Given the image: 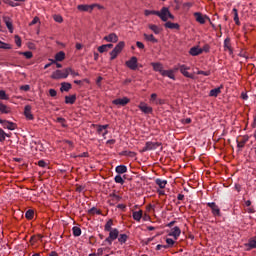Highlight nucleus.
Masks as SVG:
<instances>
[{"mask_svg":"<svg viewBox=\"0 0 256 256\" xmlns=\"http://www.w3.org/2000/svg\"><path fill=\"white\" fill-rule=\"evenodd\" d=\"M161 143L160 142H146L145 146L140 150V153H145L147 151H155V149H157V147H161Z\"/></svg>","mask_w":256,"mask_h":256,"instance_id":"nucleus-3","label":"nucleus"},{"mask_svg":"<svg viewBox=\"0 0 256 256\" xmlns=\"http://www.w3.org/2000/svg\"><path fill=\"white\" fill-rule=\"evenodd\" d=\"M233 13H234V21L236 25H241V22L239 21V13L237 11V8H233Z\"/></svg>","mask_w":256,"mask_h":256,"instance_id":"nucleus-34","label":"nucleus"},{"mask_svg":"<svg viewBox=\"0 0 256 256\" xmlns=\"http://www.w3.org/2000/svg\"><path fill=\"white\" fill-rule=\"evenodd\" d=\"M126 66L132 71L137 70V57L133 56L130 60L126 61Z\"/></svg>","mask_w":256,"mask_h":256,"instance_id":"nucleus-9","label":"nucleus"},{"mask_svg":"<svg viewBox=\"0 0 256 256\" xmlns=\"http://www.w3.org/2000/svg\"><path fill=\"white\" fill-rule=\"evenodd\" d=\"M74 237H81V228L74 226L72 228Z\"/></svg>","mask_w":256,"mask_h":256,"instance_id":"nucleus-37","label":"nucleus"},{"mask_svg":"<svg viewBox=\"0 0 256 256\" xmlns=\"http://www.w3.org/2000/svg\"><path fill=\"white\" fill-rule=\"evenodd\" d=\"M71 89V83L63 82L61 84L60 91H69Z\"/></svg>","mask_w":256,"mask_h":256,"instance_id":"nucleus-35","label":"nucleus"},{"mask_svg":"<svg viewBox=\"0 0 256 256\" xmlns=\"http://www.w3.org/2000/svg\"><path fill=\"white\" fill-rule=\"evenodd\" d=\"M109 237L105 239V242L108 243V245H112L113 241L119 237V230L117 228H114L113 230L108 231Z\"/></svg>","mask_w":256,"mask_h":256,"instance_id":"nucleus-4","label":"nucleus"},{"mask_svg":"<svg viewBox=\"0 0 256 256\" xmlns=\"http://www.w3.org/2000/svg\"><path fill=\"white\" fill-rule=\"evenodd\" d=\"M156 185H158L160 189H165V186L167 185V180L156 179Z\"/></svg>","mask_w":256,"mask_h":256,"instance_id":"nucleus-31","label":"nucleus"},{"mask_svg":"<svg viewBox=\"0 0 256 256\" xmlns=\"http://www.w3.org/2000/svg\"><path fill=\"white\" fill-rule=\"evenodd\" d=\"M161 76L169 77V79L175 80V74H174L173 70H163Z\"/></svg>","mask_w":256,"mask_h":256,"instance_id":"nucleus-19","label":"nucleus"},{"mask_svg":"<svg viewBox=\"0 0 256 256\" xmlns=\"http://www.w3.org/2000/svg\"><path fill=\"white\" fill-rule=\"evenodd\" d=\"M143 37L146 41H150V43H159V40L153 36V34H143Z\"/></svg>","mask_w":256,"mask_h":256,"instance_id":"nucleus-18","label":"nucleus"},{"mask_svg":"<svg viewBox=\"0 0 256 256\" xmlns=\"http://www.w3.org/2000/svg\"><path fill=\"white\" fill-rule=\"evenodd\" d=\"M127 239H129V236H127V234H120L118 241L119 243L123 244L127 242Z\"/></svg>","mask_w":256,"mask_h":256,"instance_id":"nucleus-40","label":"nucleus"},{"mask_svg":"<svg viewBox=\"0 0 256 256\" xmlns=\"http://www.w3.org/2000/svg\"><path fill=\"white\" fill-rule=\"evenodd\" d=\"M151 65L153 66L154 71H158V73H163V64L157 62H152Z\"/></svg>","mask_w":256,"mask_h":256,"instance_id":"nucleus-21","label":"nucleus"},{"mask_svg":"<svg viewBox=\"0 0 256 256\" xmlns=\"http://www.w3.org/2000/svg\"><path fill=\"white\" fill-rule=\"evenodd\" d=\"M108 127H109V125L99 126L97 131H98V133H103V131H105Z\"/></svg>","mask_w":256,"mask_h":256,"instance_id":"nucleus-53","label":"nucleus"},{"mask_svg":"<svg viewBox=\"0 0 256 256\" xmlns=\"http://www.w3.org/2000/svg\"><path fill=\"white\" fill-rule=\"evenodd\" d=\"M113 220L110 219L106 224H105V231H113Z\"/></svg>","mask_w":256,"mask_h":256,"instance_id":"nucleus-38","label":"nucleus"},{"mask_svg":"<svg viewBox=\"0 0 256 256\" xmlns=\"http://www.w3.org/2000/svg\"><path fill=\"white\" fill-rule=\"evenodd\" d=\"M37 23H39V17H34V19L31 21V23L29 24L30 27L33 25H37Z\"/></svg>","mask_w":256,"mask_h":256,"instance_id":"nucleus-55","label":"nucleus"},{"mask_svg":"<svg viewBox=\"0 0 256 256\" xmlns=\"http://www.w3.org/2000/svg\"><path fill=\"white\" fill-rule=\"evenodd\" d=\"M53 19L56 23H63V17L61 15H54Z\"/></svg>","mask_w":256,"mask_h":256,"instance_id":"nucleus-49","label":"nucleus"},{"mask_svg":"<svg viewBox=\"0 0 256 256\" xmlns=\"http://www.w3.org/2000/svg\"><path fill=\"white\" fill-rule=\"evenodd\" d=\"M123 49H125V42L120 41L115 48L110 52V61H113L115 59H117V56L119 55V53H121L123 51Z\"/></svg>","mask_w":256,"mask_h":256,"instance_id":"nucleus-2","label":"nucleus"},{"mask_svg":"<svg viewBox=\"0 0 256 256\" xmlns=\"http://www.w3.org/2000/svg\"><path fill=\"white\" fill-rule=\"evenodd\" d=\"M194 15L198 23H200L201 25H205V18L203 17V15H201V13L196 12Z\"/></svg>","mask_w":256,"mask_h":256,"instance_id":"nucleus-26","label":"nucleus"},{"mask_svg":"<svg viewBox=\"0 0 256 256\" xmlns=\"http://www.w3.org/2000/svg\"><path fill=\"white\" fill-rule=\"evenodd\" d=\"M95 6H96V4H91V5L80 4L77 6V9H78V11L91 13V11H93V9H95Z\"/></svg>","mask_w":256,"mask_h":256,"instance_id":"nucleus-7","label":"nucleus"},{"mask_svg":"<svg viewBox=\"0 0 256 256\" xmlns=\"http://www.w3.org/2000/svg\"><path fill=\"white\" fill-rule=\"evenodd\" d=\"M0 49H11V45L0 41Z\"/></svg>","mask_w":256,"mask_h":256,"instance_id":"nucleus-52","label":"nucleus"},{"mask_svg":"<svg viewBox=\"0 0 256 256\" xmlns=\"http://www.w3.org/2000/svg\"><path fill=\"white\" fill-rule=\"evenodd\" d=\"M89 213H91V215H101V210H98L97 208H92L90 209Z\"/></svg>","mask_w":256,"mask_h":256,"instance_id":"nucleus-50","label":"nucleus"},{"mask_svg":"<svg viewBox=\"0 0 256 256\" xmlns=\"http://www.w3.org/2000/svg\"><path fill=\"white\" fill-rule=\"evenodd\" d=\"M49 95H50V97H57V90L50 89L49 90Z\"/></svg>","mask_w":256,"mask_h":256,"instance_id":"nucleus-56","label":"nucleus"},{"mask_svg":"<svg viewBox=\"0 0 256 256\" xmlns=\"http://www.w3.org/2000/svg\"><path fill=\"white\" fill-rule=\"evenodd\" d=\"M20 55H24V57H26V59H31V57H33V52H31V51L20 52Z\"/></svg>","mask_w":256,"mask_h":256,"instance_id":"nucleus-46","label":"nucleus"},{"mask_svg":"<svg viewBox=\"0 0 256 256\" xmlns=\"http://www.w3.org/2000/svg\"><path fill=\"white\" fill-rule=\"evenodd\" d=\"M15 43L17 47H21V38L18 35L15 36Z\"/></svg>","mask_w":256,"mask_h":256,"instance_id":"nucleus-54","label":"nucleus"},{"mask_svg":"<svg viewBox=\"0 0 256 256\" xmlns=\"http://www.w3.org/2000/svg\"><path fill=\"white\" fill-rule=\"evenodd\" d=\"M66 73L67 77H69V75H72V77H79L78 72H75L72 68H66Z\"/></svg>","mask_w":256,"mask_h":256,"instance_id":"nucleus-33","label":"nucleus"},{"mask_svg":"<svg viewBox=\"0 0 256 256\" xmlns=\"http://www.w3.org/2000/svg\"><path fill=\"white\" fill-rule=\"evenodd\" d=\"M161 249H168V246L158 244V245L156 246V250H157V251H161Z\"/></svg>","mask_w":256,"mask_h":256,"instance_id":"nucleus-59","label":"nucleus"},{"mask_svg":"<svg viewBox=\"0 0 256 256\" xmlns=\"http://www.w3.org/2000/svg\"><path fill=\"white\" fill-rule=\"evenodd\" d=\"M209 49H210L209 45H205V46H203V48H201V51H202V53H203V51L205 53H209Z\"/></svg>","mask_w":256,"mask_h":256,"instance_id":"nucleus-62","label":"nucleus"},{"mask_svg":"<svg viewBox=\"0 0 256 256\" xmlns=\"http://www.w3.org/2000/svg\"><path fill=\"white\" fill-rule=\"evenodd\" d=\"M166 243H167V245H164V247H168V249H169V247H173V245H175V240H173L171 238H167Z\"/></svg>","mask_w":256,"mask_h":256,"instance_id":"nucleus-44","label":"nucleus"},{"mask_svg":"<svg viewBox=\"0 0 256 256\" xmlns=\"http://www.w3.org/2000/svg\"><path fill=\"white\" fill-rule=\"evenodd\" d=\"M3 21L10 33H13V22L11 21V18H9V16H3Z\"/></svg>","mask_w":256,"mask_h":256,"instance_id":"nucleus-15","label":"nucleus"},{"mask_svg":"<svg viewBox=\"0 0 256 256\" xmlns=\"http://www.w3.org/2000/svg\"><path fill=\"white\" fill-rule=\"evenodd\" d=\"M116 173H118L119 175H123V173H127V166L125 165L117 166Z\"/></svg>","mask_w":256,"mask_h":256,"instance_id":"nucleus-27","label":"nucleus"},{"mask_svg":"<svg viewBox=\"0 0 256 256\" xmlns=\"http://www.w3.org/2000/svg\"><path fill=\"white\" fill-rule=\"evenodd\" d=\"M189 67L186 65H180L179 66V70L180 73H182V75H184V77H187L188 79H195V76L193 74H189L187 71H189Z\"/></svg>","mask_w":256,"mask_h":256,"instance_id":"nucleus-8","label":"nucleus"},{"mask_svg":"<svg viewBox=\"0 0 256 256\" xmlns=\"http://www.w3.org/2000/svg\"><path fill=\"white\" fill-rule=\"evenodd\" d=\"M169 237H174L175 241L179 239V236L181 235V229L177 226L171 229L170 233L168 234Z\"/></svg>","mask_w":256,"mask_h":256,"instance_id":"nucleus-11","label":"nucleus"},{"mask_svg":"<svg viewBox=\"0 0 256 256\" xmlns=\"http://www.w3.org/2000/svg\"><path fill=\"white\" fill-rule=\"evenodd\" d=\"M114 181L115 183H120V185H123V183H125V180H123V177H121V175H116Z\"/></svg>","mask_w":256,"mask_h":256,"instance_id":"nucleus-45","label":"nucleus"},{"mask_svg":"<svg viewBox=\"0 0 256 256\" xmlns=\"http://www.w3.org/2000/svg\"><path fill=\"white\" fill-rule=\"evenodd\" d=\"M21 91H29V89H31V86L29 85H23L20 87Z\"/></svg>","mask_w":256,"mask_h":256,"instance_id":"nucleus-60","label":"nucleus"},{"mask_svg":"<svg viewBox=\"0 0 256 256\" xmlns=\"http://www.w3.org/2000/svg\"><path fill=\"white\" fill-rule=\"evenodd\" d=\"M0 111H1L2 113L7 114V113H9L11 110L9 109V107H7V105H5V104H3V103L0 102Z\"/></svg>","mask_w":256,"mask_h":256,"instance_id":"nucleus-39","label":"nucleus"},{"mask_svg":"<svg viewBox=\"0 0 256 256\" xmlns=\"http://www.w3.org/2000/svg\"><path fill=\"white\" fill-rule=\"evenodd\" d=\"M142 217H143V211H142V210L133 212V219H134L135 221H141V218H142Z\"/></svg>","mask_w":256,"mask_h":256,"instance_id":"nucleus-28","label":"nucleus"},{"mask_svg":"<svg viewBox=\"0 0 256 256\" xmlns=\"http://www.w3.org/2000/svg\"><path fill=\"white\" fill-rule=\"evenodd\" d=\"M221 93V88H215L210 91V97H217Z\"/></svg>","mask_w":256,"mask_h":256,"instance_id":"nucleus-36","label":"nucleus"},{"mask_svg":"<svg viewBox=\"0 0 256 256\" xmlns=\"http://www.w3.org/2000/svg\"><path fill=\"white\" fill-rule=\"evenodd\" d=\"M98 51H99V53H107V51H109V50L107 49V46L104 44V45L98 47Z\"/></svg>","mask_w":256,"mask_h":256,"instance_id":"nucleus-48","label":"nucleus"},{"mask_svg":"<svg viewBox=\"0 0 256 256\" xmlns=\"http://www.w3.org/2000/svg\"><path fill=\"white\" fill-rule=\"evenodd\" d=\"M136 47H138V49H145V44H143V42H136Z\"/></svg>","mask_w":256,"mask_h":256,"instance_id":"nucleus-58","label":"nucleus"},{"mask_svg":"<svg viewBox=\"0 0 256 256\" xmlns=\"http://www.w3.org/2000/svg\"><path fill=\"white\" fill-rule=\"evenodd\" d=\"M50 61H51V63L46 64V65L44 66V69H49V67H51V65H52L53 63H55V60H51V59H50Z\"/></svg>","mask_w":256,"mask_h":256,"instance_id":"nucleus-63","label":"nucleus"},{"mask_svg":"<svg viewBox=\"0 0 256 256\" xmlns=\"http://www.w3.org/2000/svg\"><path fill=\"white\" fill-rule=\"evenodd\" d=\"M7 133L4 132H0V142L3 143V141H5V137H6Z\"/></svg>","mask_w":256,"mask_h":256,"instance_id":"nucleus-57","label":"nucleus"},{"mask_svg":"<svg viewBox=\"0 0 256 256\" xmlns=\"http://www.w3.org/2000/svg\"><path fill=\"white\" fill-rule=\"evenodd\" d=\"M63 59H65V52L60 51L55 55V63H57V61H63Z\"/></svg>","mask_w":256,"mask_h":256,"instance_id":"nucleus-29","label":"nucleus"},{"mask_svg":"<svg viewBox=\"0 0 256 256\" xmlns=\"http://www.w3.org/2000/svg\"><path fill=\"white\" fill-rule=\"evenodd\" d=\"M34 215H35V212L33 210H28V211H26L25 217H26V219L31 220V219H33Z\"/></svg>","mask_w":256,"mask_h":256,"instance_id":"nucleus-43","label":"nucleus"},{"mask_svg":"<svg viewBox=\"0 0 256 256\" xmlns=\"http://www.w3.org/2000/svg\"><path fill=\"white\" fill-rule=\"evenodd\" d=\"M160 17L161 21L167 22L169 19H175V16L171 14L169 8L163 7L160 11H158V16Z\"/></svg>","mask_w":256,"mask_h":256,"instance_id":"nucleus-1","label":"nucleus"},{"mask_svg":"<svg viewBox=\"0 0 256 256\" xmlns=\"http://www.w3.org/2000/svg\"><path fill=\"white\" fill-rule=\"evenodd\" d=\"M56 122H57V123H60V125H61L62 127H67V121L65 120V118L58 117V118L56 119Z\"/></svg>","mask_w":256,"mask_h":256,"instance_id":"nucleus-42","label":"nucleus"},{"mask_svg":"<svg viewBox=\"0 0 256 256\" xmlns=\"http://www.w3.org/2000/svg\"><path fill=\"white\" fill-rule=\"evenodd\" d=\"M3 127L4 129H9V131H15V129H17V124L6 120Z\"/></svg>","mask_w":256,"mask_h":256,"instance_id":"nucleus-20","label":"nucleus"},{"mask_svg":"<svg viewBox=\"0 0 256 256\" xmlns=\"http://www.w3.org/2000/svg\"><path fill=\"white\" fill-rule=\"evenodd\" d=\"M0 99L7 101V99H9V97H7V93H5V91L0 90Z\"/></svg>","mask_w":256,"mask_h":256,"instance_id":"nucleus-51","label":"nucleus"},{"mask_svg":"<svg viewBox=\"0 0 256 256\" xmlns=\"http://www.w3.org/2000/svg\"><path fill=\"white\" fill-rule=\"evenodd\" d=\"M51 79H67V68H65L63 71L62 70H56L52 73Z\"/></svg>","mask_w":256,"mask_h":256,"instance_id":"nucleus-5","label":"nucleus"},{"mask_svg":"<svg viewBox=\"0 0 256 256\" xmlns=\"http://www.w3.org/2000/svg\"><path fill=\"white\" fill-rule=\"evenodd\" d=\"M38 165L39 167H47V163L44 160H39Z\"/></svg>","mask_w":256,"mask_h":256,"instance_id":"nucleus-61","label":"nucleus"},{"mask_svg":"<svg viewBox=\"0 0 256 256\" xmlns=\"http://www.w3.org/2000/svg\"><path fill=\"white\" fill-rule=\"evenodd\" d=\"M189 53L192 55V57H197V55H201V53H203V50H201L199 47H192Z\"/></svg>","mask_w":256,"mask_h":256,"instance_id":"nucleus-17","label":"nucleus"},{"mask_svg":"<svg viewBox=\"0 0 256 256\" xmlns=\"http://www.w3.org/2000/svg\"><path fill=\"white\" fill-rule=\"evenodd\" d=\"M24 115L28 121H33V113H31V105H26L24 108Z\"/></svg>","mask_w":256,"mask_h":256,"instance_id":"nucleus-14","label":"nucleus"},{"mask_svg":"<svg viewBox=\"0 0 256 256\" xmlns=\"http://www.w3.org/2000/svg\"><path fill=\"white\" fill-rule=\"evenodd\" d=\"M148 27L151 31H153V33H155V35H159V33H161V28L155 24H150Z\"/></svg>","mask_w":256,"mask_h":256,"instance_id":"nucleus-25","label":"nucleus"},{"mask_svg":"<svg viewBox=\"0 0 256 256\" xmlns=\"http://www.w3.org/2000/svg\"><path fill=\"white\" fill-rule=\"evenodd\" d=\"M164 27H165L166 29H177V30L180 29L179 24L173 23V22H166V23L164 24Z\"/></svg>","mask_w":256,"mask_h":256,"instance_id":"nucleus-23","label":"nucleus"},{"mask_svg":"<svg viewBox=\"0 0 256 256\" xmlns=\"http://www.w3.org/2000/svg\"><path fill=\"white\" fill-rule=\"evenodd\" d=\"M144 15H146V17H149V15H159V11H155V10H145L144 11Z\"/></svg>","mask_w":256,"mask_h":256,"instance_id":"nucleus-41","label":"nucleus"},{"mask_svg":"<svg viewBox=\"0 0 256 256\" xmlns=\"http://www.w3.org/2000/svg\"><path fill=\"white\" fill-rule=\"evenodd\" d=\"M109 197H110L109 202L111 205H114V203H119V201H121V196L115 193L110 194Z\"/></svg>","mask_w":256,"mask_h":256,"instance_id":"nucleus-16","label":"nucleus"},{"mask_svg":"<svg viewBox=\"0 0 256 256\" xmlns=\"http://www.w3.org/2000/svg\"><path fill=\"white\" fill-rule=\"evenodd\" d=\"M77 101V96L71 95V96H65V103L67 105H73Z\"/></svg>","mask_w":256,"mask_h":256,"instance_id":"nucleus-22","label":"nucleus"},{"mask_svg":"<svg viewBox=\"0 0 256 256\" xmlns=\"http://www.w3.org/2000/svg\"><path fill=\"white\" fill-rule=\"evenodd\" d=\"M139 109L142 113H145L146 115L153 113V108L145 103H140Z\"/></svg>","mask_w":256,"mask_h":256,"instance_id":"nucleus-12","label":"nucleus"},{"mask_svg":"<svg viewBox=\"0 0 256 256\" xmlns=\"http://www.w3.org/2000/svg\"><path fill=\"white\" fill-rule=\"evenodd\" d=\"M248 141L249 137H244L242 141H237V147H239V149H243V147H245V143Z\"/></svg>","mask_w":256,"mask_h":256,"instance_id":"nucleus-32","label":"nucleus"},{"mask_svg":"<svg viewBox=\"0 0 256 256\" xmlns=\"http://www.w3.org/2000/svg\"><path fill=\"white\" fill-rule=\"evenodd\" d=\"M113 105H118L119 107H125L129 103V98H118L112 101Z\"/></svg>","mask_w":256,"mask_h":256,"instance_id":"nucleus-10","label":"nucleus"},{"mask_svg":"<svg viewBox=\"0 0 256 256\" xmlns=\"http://www.w3.org/2000/svg\"><path fill=\"white\" fill-rule=\"evenodd\" d=\"M208 207H210L211 211H212V215L214 217H221V209H219V206H217V204H215V202H209L207 203Z\"/></svg>","mask_w":256,"mask_h":256,"instance_id":"nucleus-6","label":"nucleus"},{"mask_svg":"<svg viewBox=\"0 0 256 256\" xmlns=\"http://www.w3.org/2000/svg\"><path fill=\"white\" fill-rule=\"evenodd\" d=\"M104 41H107V43H117L119 41V37L115 33H110L104 37Z\"/></svg>","mask_w":256,"mask_h":256,"instance_id":"nucleus-13","label":"nucleus"},{"mask_svg":"<svg viewBox=\"0 0 256 256\" xmlns=\"http://www.w3.org/2000/svg\"><path fill=\"white\" fill-rule=\"evenodd\" d=\"M197 75H204L205 77H209V75H211V71H203V70H199L197 72Z\"/></svg>","mask_w":256,"mask_h":256,"instance_id":"nucleus-47","label":"nucleus"},{"mask_svg":"<svg viewBox=\"0 0 256 256\" xmlns=\"http://www.w3.org/2000/svg\"><path fill=\"white\" fill-rule=\"evenodd\" d=\"M224 51H229V53H233V50L231 49V40L229 38H226L224 40Z\"/></svg>","mask_w":256,"mask_h":256,"instance_id":"nucleus-24","label":"nucleus"},{"mask_svg":"<svg viewBox=\"0 0 256 256\" xmlns=\"http://www.w3.org/2000/svg\"><path fill=\"white\" fill-rule=\"evenodd\" d=\"M246 247H249L248 249H256V237L250 239Z\"/></svg>","mask_w":256,"mask_h":256,"instance_id":"nucleus-30","label":"nucleus"},{"mask_svg":"<svg viewBox=\"0 0 256 256\" xmlns=\"http://www.w3.org/2000/svg\"><path fill=\"white\" fill-rule=\"evenodd\" d=\"M96 255H103V248H99Z\"/></svg>","mask_w":256,"mask_h":256,"instance_id":"nucleus-64","label":"nucleus"}]
</instances>
